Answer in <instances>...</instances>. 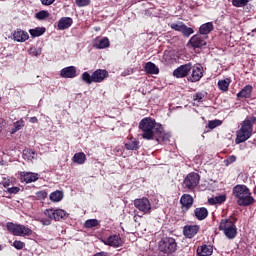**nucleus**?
I'll return each mask as SVG.
<instances>
[{
    "label": "nucleus",
    "mask_w": 256,
    "mask_h": 256,
    "mask_svg": "<svg viewBox=\"0 0 256 256\" xmlns=\"http://www.w3.org/2000/svg\"><path fill=\"white\" fill-rule=\"evenodd\" d=\"M139 129L142 131V139L151 141V139H155L156 133H162L163 125L155 122L152 118H143L139 123Z\"/></svg>",
    "instance_id": "obj_1"
},
{
    "label": "nucleus",
    "mask_w": 256,
    "mask_h": 256,
    "mask_svg": "<svg viewBox=\"0 0 256 256\" xmlns=\"http://www.w3.org/2000/svg\"><path fill=\"white\" fill-rule=\"evenodd\" d=\"M253 125H256L255 116L245 119L242 122L240 129L236 132V145L245 143V141L251 139V136L253 135Z\"/></svg>",
    "instance_id": "obj_2"
},
{
    "label": "nucleus",
    "mask_w": 256,
    "mask_h": 256,
    "mask_svg": "<svg viewBox=\"0 0 256 256\" xmlns=\"http://www.w3.org/2000/svg\"><path fill=\"white\" fill-rule=\"evenodd\" d=\"M233 195L240 207H249L255 203V198L251 196V190L245 185H236L233 188Z\"/></svg>",
    "instance_id": "obj_3"
},
{
    "label": "nucleus",
    "mask_w": 256,
    "mask_h": 256,
    "mask_svg": "<svg viewBox=\"0 0 256 256\" xmlns=\"http://www.w3.org/2000/svg\"><path fill=\"white\" fill-rule=\"evenodd\" d=\"M237 218L222 219L219 225L220 231H223L227 239H235L237 237Z\"/></svg>",
    "instance_id": "obj_4"
},
{
    "label": "nucleus",
    "mask_w": 256,
    "mask_h": 256,
    "mask_svg": "<svg viewBox=\"0 0 256 256\" xmlns=\"http://www.w3.org/2000/svg\"><path fill=\"white\" fill-rule=\"evenodd\" d=\"M108 76L109 73L107 72V70L98 69L94 71L92 75L89 74V72H84L82 74V81H84V83H87V85H91V83H101L102 81H105Z\"/></svg>",
    "instance_id": "obj_5"
},
{
    "label": "nucleus",
    "mask_w": 256,
    "mask_h": 256,
    "mask_svg": "<svg viewBox=\"0 0 256 256\" xmlns=\"http://www.w3.org/2000/svg\"><path fill=\"white\" fill-rule=\"evenodd\" d=\"M158 248L161 253L171 255L177 251V241L173 237H165L159 241Z\"/></svg>",
    "instance_id": "obj_6"
},
{
    "label": "nucleus",
    "mask_w": 256,
    "mask_h": 256,
    "mask_svg": "<svg viewBox=\"0 0 256 256\" xmlns=\"http://www.w3.org/2000/svg\"><path fill=\"white\" fill-rule=\"evenodd\" d=\"M6 229L15 237H22V235H33V230H31L29 227L21 224H15L13 222H8L6 224Z\"/></svg>",
    "instance_id": "obj_7"
},
{
    "label": "nucleus",
    "mask_w": 256,
    "mask_h": 256,
    "mask_svg": "<svg viewBox=\"0 0 256 256\" xmlns=\"http://www.w3.org/2000/svg\"><path fill=\"white\" fill-rule=\"evenodd\" d=\"M134 207L144 215H149L152 211L151 201H149V198L147 197L135 199Z\"/></svg>",
    "instance_id": "obj_8"
},
{
    "label": "nucleus",
    "mask_w": 256,
    "mask_h": 256,
    "mask_svg": "<svg viewBox=\"0 0 256 256\" xmlns=\"http://www.w3.org/2000/svg\"><path fill=\"white\" fill-rule=\"evenodd\" d=\"M191 75L188 76V81H190L191 83H197V81H201L202 77H203V66L201 64H196L193 66V64H191Z\"/></svg>",
    "instance_id": "obj_9"
},
{
    "label": "nucleus",
    "mask_w": 256,
    "mask_h": 256,
    "mask_svg": "<svg viewBox=\"0 0 256 256\" xmlns=\"http://www.w3.org/2000/svg\"><path fill=\"white\" fill-rule=\"evenodd\" d=\"M201 180V177L199 174L192 172L186 176L184 179V186L186 189H195L199 185V181Z\"/></svg>",
    "instance_id": "obj_10"
},
{
    "label": "nucleus",
    "mask_w": 256,
    "mask_h": 256,
    "mask_svg": "<svg viewBox=\"0 0 256 256\" xmlns=\"http://www.w3.org/2000/svg\"><path fill=\"white\" fill-rule=\"evenodd\" d=\"M207 39V36H203L202 34H196L191 37L189 43L194 49H201V47H205V45H207Z\"/></svg>",
    "instance_id": "obj_11"
},
{
    "label": "nucleus",
    "mask_w": 256,
    "mask_h": 256,
    "mask_svg": "<svg viewBox=\"0 0 256 256\" xmlns=\"http://www.w3.org/2000/svg\"><path fill=\"white\" fill-rule=\"evenodd\" d=\"M44 215L54 221H61L65 217V210L49 208L44 210Z\"/></svg>",
    "instance_id": "obj_12"
},
{
    "label": "nucleus",
    "mask_w": 256,
    "mask_h": 256,
    "mask_svg": "<svg viewBox=\"0 0 256 256\" xmlns=\"http://www.w3.org/2000/svg\"><path fill=\"white\" fill-rule=\"evenodd\" d=\"M189 73H191V63L183 64L173 71V75L176 79H183V77H187Z\"/></svg>",
    "instance_id": "obj_13"
},
{
    "label": "nucleus",
    "mask_w": 256,
    "mask_h": 256,
    "mask_svg": "<svg viewBox=\"0 0 256 256\" xmlns=\"http://www.w3.org/2000/svg\"><path fill=\"white\" fill-rule=\"evenodd\" d=\"M104 245H109V247H122L123 246V240L121 239L120 235H111L107 239L103 240Z\"/></svg>",
    "instance_id": "obj_14"
},
{
    "label": "nucleus",
    "mask_w": 256,
    "mask_h": 256,
    "mask_svg": "<svg viewBox=\"0 0 256 256\" xmlns=\"http://www.w3.org/2000/svg\"><path fill=\"white\" fill-rule=\"evenodd\" d=\"M12 37L17 43H25V41L29 40V33L21 28H17L14 30Z\"/></svg>",
    "instance_id": "obj_15"
},
{
    "label": "nucleus",
    "mask_w": 256,
    "mask_h": 256,
    "mask_svg": "<svg viewBox=\"0 0 256 256\" xmlns=\"http://www.w3.org/2000/svg\"><path fill=\"white\" fill-rule=\"evenodd\" d=\"M199 229V225H186L183 228V234L187 239H193L199 233Z\"/></svg>",
    "instance_id": "obj_16"
},
{
    "label": "nucleus",
    "mask_w": 256,
    "mask_h": 256,
    "mask_svg": "<svg viewBox=\"0 0 256 256\" xmlns=\"http://www.w3.org/2000/svg\"><path fill=\"white\" fill-rule=\"evenodd\" d=\"M39 179V174L32 172H21L20 180L24 183H35Z\"/></svg>",
    "instance_id": "obj_17"
},
{
    "label": "nucleus",
    "mask_w": 256,
    "mask_h": 256,
    "mask_svg": "<svg viewBox=\"0 0 256 256\" xmlns=\"http://www.w3.org/2000/svg\"><path fill=\"white\" fill-rule=\"evenodd\" d=\"M194 217H196L198 221H205V219L209 217V210L205 207L196 208L194 210Z\"/></svg>",
    "instance_id": "obj_18"
},
{
    "label": "nucleus",
    "mask_w": 256,
    "mask_h": 256,
    "mask_svg": "<svg viewBox=\"0 0 256 256\" xmlns=\"http://www.w3.org/2000/svg\"><path fill=\"white\" fill-rule=\"evenodd\" d=\"M180 203H181L183 209L188 211V209H191V207H193V197L189 194H184L180 198Z\"/></svg>",
    "instance_id": "obj_19"
},
{
    "label": "nucleus",
    "mask_w": 256,
    "mask_h": 256,
    "mask_svg": "<svg viewBox=\"0 0 256 256\" xmlns=\"http://www.w3.org/2000/svg\"><path fill=\"white\" fill-rule=\"evenodd\" d=\"M253 93V86L246 85L238 94V99H251V94Z\"/></svg>",
    "instance_id": "obj_20"
},
{
    "label": "nucleus",
    "mask_w": 256,
    "mask_h": 256,
    "mask_svg": "<svg viewBox=\"0 0 256 256\" xmlns=\"http://www.w3.org/2000/svg\"><path fill=\"white\" fill-rule=\"evenodd\" d=\"M197 255L199 256H211L213 255V246L211 245H202L197 248Z\"/></svg>",
    "instance_id": "obj_21"
},
{
    "label": "nucleus",
    "mask_w": 256,
    "mask_h": 256,
    "mask_svg": "<svg viewBox=\"0 0 256 256\" xmlns=\"http://www.w3.org/2000/svg\"><path fill=\"white\" fill-rule=\"evenodd\" d=\"M213 29H215V26H213V22L204 23L199 28V34L207 37V35H209V33L213 31Z\"/></svg>",
    "instance_id": "obj_22"
},
{
    "label": "nucleus",
    "mask_w": 256,
    "mask_h": 256,
    "mask_svg": "<svg viewBox=\"0 0 256 256\" xmlns=\"http://www.w3.org/2000/svg\"><path fill=\"white\" fill-rule=\"evenodd\" d=\"M144 71L148 75H159V67L153 62H147L144 66Z\"/></svg>",
    "instance_id": "obj_23"
},
{
    "label": "nucleus",
    "mask_w": 256,
    "mask_h": 256,
    "mask_svg": "<svg viewBox=\"0 0 256 256\" xmlns=\"http://www.w3.org/2000/svg\"><path fill=\"white\" fill-rule=\"evenodd\" d=\"M125 149H127V151H137V149H139V142L137 139L131 138L125 143Z\"/></svg>",
    "instance_id": "obj_24"
},
{
    "label": "nucleus",
    "mask_w": 256,
    "mask_h": 256,
    "mask_svg": "<svg viewBox=\"0 0 256 256\" xmlns=\"http://www.w3.org/2000/svg\"><path fill=\"white\" fill-rule=\"evenodd\" d=\"M72 160L77 165H83L87 161V155L83 152H78L73 156Z\"/></svg>",
    "instance_id": "obj_25"
},
{
    "label": "nucleus",
    "mask_w": 256,
    "mask_h": 256,
    "mask_svg": "<svg viewBox=\"0 0 256 256\" xmlns=\"http://www.w3.org/2000/svg\"><path fill=\"white\" fill-rule=\"evenodd\" d=\"M111 45V42L109 41V38L104 37L101 40H99L98 42H96L94 44V47L96 49H107V47H109Z\"/></svg>",
    "instance_id": "obj_26"
},
{
    "label": "nucleus",
    "mask_w": 256,
    "mask_h": 256,
    "mask_svg": "<svg viewBox=\"0 0 256 256\" xmlns=\"http://www.w3.org/2000/svg\"><path fill=\"white\" fill-rule=\"evenodd\" d=\"M45 31H47V28L45 27H36L34 29H30L29 33L31 37H41V35H45Z\"/></svg>",
    "instance_id": "obj_27"
},
{
    "label": "nucleus",
    "mask_w": 256,
    "mask_h": 256,
    "mask_svg": "<svg viewBox=\"0 0 256 256\" xmlns=\"http://www.w3.org/2000/svg\"><path fill=\"white\" fill-rule=\"evenodd\" d=\"M25 127V121H23V119H20L16 122L13 123V127L10 131L11 135H15V133H17V131H21V129H23Z\"/></svg>",
    "instance_id": "obj_28"
},
{
    "label": "nucleus",
    "mask_w": 256,
    "mask_h": 256,
    "mask_svg": "<svg viewBox=\"0 0 256 256\" xmlns=\"http://www.w3.org/2000/svg\"><path fill=\"white\" fill-rule=\"evenodd\" d=\"M23 159L33 161V159H37V152L32 149H26L23 151Z\"/></svg>",
    "instance_id": "obj_29"
},
{
    "label": "nucleus",
    "mask_w": 256,
    "mask_h": 256,
    "mask_svg": "<svg viewBox=\"0 0 256 256\" xmlns=\"http://www.w3.org/2000/svg\"><path fill=\"white\" fill-rule=\"evenodd\" d=\"M63 200V191L56 190L50 194V201L53 203H59Z\"/></svg>",
    "instance_id": "obj_30"
},
{
    "label": "nucleus",
    "mask_w": 256,
    "mask_h": 256,
    "mask_svg": "<svg viewBox=\"0 0 256 256\" xmlns=\"http://www.w3.org/2000/svg\"><path fill=\"white\" fill-rule=\"evenodd\" d=\"M77 75V68L75 66H70L65 68V78L74 79Z\"/></svg>",
    "instance_id": "obj_31"
},
{
    "label": "nucleus",
    "mask_w": 256,
    "mask_h": 256,
    "mask_svg": "<svg viewBox=\"0 0 256 256\" xmlns=\"http://www.w3.org/2000/svg\"><path fill=\"white\" fill-rule=\"evenodd\" d=\"M229 85H231V79L229 78L218 81V88L220 91H229Z\"/></svg>",
    "instance_id": "obj_32"
},
{
    "label": "nucleus",
    "mask_w": 256,
    "mask_h": 256,
    "mask_svg": "<svg viewBox=\"0 0 256 256\" xmlns=\"http://www.w3.org/2000/svg\"><path fill=\"white\" fill-rule=\"evenodd\" d=\"M171 138V134L169 133H165V130L163 129L162 127V132L159 134V133H156L155 136H154V139H156V141H169V139Z\"/></svg>",
    "instance_id": "obj_33"
},
{
    "label": "nucleus",
    "mask_w": 256,
    "mask_h": 256,
    "mask_svg": "<svg viewBox=\"0 0 256 256\" xmlns=\"http://www.w3.org/2000/svg\"><path fill=\"white\" fill-rule=\"evenodd\" d=\"M225 201H227V196L225 195L216 196L208 200L210 205H217V203H225Z\"/></svg>",
    "instance_id": "obj_34"
},
{
    "label": "nucleus",
    "mask_w": 256,
    "mask_h": 256,
    "mask_svg": "<svg viewBox=\"0 0 256 256\" xmlns=\"http://www.w3.org/2000/svg\"><path fill=\"white\" fill-rule=\"evenodd\" d=\"M99 225V220L97 219H89L84 223L85 229H93V227H97Z\"/></svg>",
    "instance_id": "obj_35"
},
{
    "label": "nucleus",
    "mask_w": 256,
    "mask_h": 256,
    "mask_svg": "<svg viewBox=\"0 0 256 256\" xmlns=\"http://www.w3.org/2000/svg\"><path fill=\"white\" fill-rule=\"evenodd\" d=\"M49 11L47 10H42L39 11L35 14L36 19H38L39 21H44V19H47L49 17Z\"/></svg>",
    "instance_id": "obj_36"
},
{
    "label": "nucleus",
    "mask_w": 256,
    "mask_h": 256,
    "mask_svg": "<svg viewBox=\"0 0 256 256\" xmlns=\"http://www.w3.org/2000/svg\"><path fill=\"white\" fill-rule=\"evenodd\" d=\"M171 29H173L174 31H179L180 33H182L183 31V27H185V23L183 22H178V23H172L170 25Z\"/></svg>",
    "instance_id": "obj_37"
},
{
    "label": "nucleus",
    "mask_w": 256,
    "mask_h": 256,
    "mask_svg": "<svg viewBox=\"0 0 256 256\" xmlns=\"http://www.w3.org/2000/svg\"><path fill=\"white\" fill-rule=\"evenodd\" d=\"M55 29H57V31H64L65 29V17H62L55 25H54Z\"/></svg>",
    "instance_id": "obj_38"
},
{
    "label": "nucleus",
    "mask_w": 256,
    "mask_h": 256,
    "mask_svg": "<svg viewBox=\"0 0 256 256\" xmlns=\"http://www.w3.org/2000/svg\"><path fill=\"white\" fill-rule=\"evenodd\" d=\"M181 33L184 35V37H189L190 35H193L195 31L193 30V28L187 27V25L184 24Z\"/></svg>",
    "instance_id": "obj_39"
},
{
    "label": "nucleus",
    "mask_w": 256,
    "mask_h": 256,
    "mask_svg": "<svg viewBox=\"0 0 256 256\" xmlns=\"http://www.w3.org/2000/svg\"><path fill=\"white\" fill-rule=\"evenodd\" d=\"M41 53H42L41 48L31 47L29 49V55H32V57H39V55H41Z\"/></svg>",
    "instance_id": "obj_40"
},
{
    "label": "nucleus",
    "mask_w": 256,
    "mask_h": 256,
    "mask_svg": "<svg viewBox=\"0 0 256 256\" xmlns=\"http://www.w3.org/2000/svg\"><path fill=\"white\" fill-rule=\"evenodd\" d=\"M249 3V0H232L234 7H245Z\"/></svg>",
    "instance_id": "obj_41"
},
{
    "label": "nucleus",
    "mask_w": 256,
    "mask_h": 256,
    "mask_svg": "<svg viewBox=\"0 0 256 256\" xmlns=\"http://www.w3.org/2000/svg\"><path fill=\"white\" fill-rule=\"evenodd\" d=\"M223 122L221 120H211L208 122L209 129H215L219 127Z\"/></svg>",
    "instance_id": "obj_42"
},
{
    "label": "nucleus",
    "mask_w": 256,
    "mask_h": 256,
    "mask_svg": "<svg viewBox=\"0 0 256 256\" xmlns=\"http://www.w3.org/2000/svg\"><path fill=\"white\" fill-rule=\"evenodd\" d=\"M12 246H14V248L18 250L25 249V242L21 240H15Z\"/></svg>",
    "instance_id": "obj_43"
},
{
    "label": "nucleus",
    "mask_w": 256,
    "mask_h": 256,
    "mask_svg": "<svg viewBox=\"0 0 256 256\" xmlns=\"http://www.w3.org/2000/svg\"><path fill=\"white\" fill-rule=\"evenodd\" d=\"M77 7H87L91 5V0H75Z\"/></svg>",
    "instance_id": "obj_44"
},
{
    "label": "nucleus",
    "mask_w": 256,
    "mask_h": 256,
    "mask_svg": "<svg viewBox=\"0 0 256 256\" xmlns=\"http://www.w3.org/2000/svg\"><path fill=\"white\" fill-rule=\"evenodd\" d=\"M204 97H205V95H203V93L198 92L193 95V101H196L197 103H203Z\"/></svg>",
    "instance_id": "obj_45"
},
{
    "label": "nucleus",
    "mask_w": 256,
    "mask_h": 256,
    "mask_svg": "<svg viewBox=\"0 0 256 256\" xmlns=\"http://www.w3.org/2000/svg\"><path fill=\"white\" fill-rule=\"evenodd\" d=\"M235 161H237V157L235 155H231L226 160H224V163L226 167H229V165L235 163Z\"/></svg>",
    "instance_id": "obj_46"
},
{
    "label": "nucleus",
    "mask_w": 256,
    "mask_h": 256,
    "mask_svg": "<svg viewBox=\"0 0 256 256\" xmlns=\"http://www.w3.org/2000/svg\"><path fill=\"white\" fill-rule=\"evenodd\" d=\"M19 191H21V188L14 186V187L8 188L6 193H9V195H17Z\"/></svg>",
    "instance_id": "obj_47"
},
{
    "label": "nucleus",
    "mask_w": 256,
    "mask_h": 256,
    "mask_svg": "<svg viewBox=\"0 0 256 256\" xmlns=\"http://www.w3.org/2000/svg\"><path fill=\"white\" fill-rule=\"evenodd\" d=\"M36 197H38L39 199H47V191L41 190L36 192Z\"/></svg>",
    "instance_id": "obj_48"
},
{
    "label": "nucleus",
    "mask_w": 256,
    "mask_h": 256,
    "mask_svg": "<svg viewBox=\"0 0 256 256\" xmlns=\"http://www.w3.org/2000/svg\"><path fill=\"white\" fill-rule=\"evenodd\" d=\"M71 25H73V19L66 17L65 18V29H69V27H71Z\"/></svg>",
    "instance_id": "obj_49"
},
{
    "label": "nucleus",
    "mask_w": 256,
    "mask_h": 256,
    "mask_svg": "<svg viewBox=\"0 0 256 256\" xmlns=\"http://www.w3.org/2000/svg\"><path fill=\"white\" fill-rule=\"evenodd\" d=\"M42 5H53V3H55V0H41Z\"/></svg>",
    "instance_id": "obj_50"
},
{
    "label": "nucleus",
    "mask_w": 256,
    "mask_h": 256,
    "mask_svg": "<svg viewBox=\"0 0 256 256\" xmlns=\"http://www.w3.org/2000/svg\"><path fill=\"white\" fill-rule=\"evenodd\" d=\"M30 123H39V119H37V117H31L30 118Z\"/></svg>",
    "instance_id": "obj_51"
},
{
    "label": "nucleus",
    "mask_w": 256,
    "mask_h": 256,
    "mask_svg": "<svg viewBox=\"0 0 256 256\" xmlns=\"http://www.w3.org/2000/svg\"><path fill=\"white\" fill-rule=\"evenodd\" d=\"M41 223H43V225H49L51 223V220H49V219H42Z\"/></svg>",
    "instance_id": "obj_52"
},
{
    "label": "nucleus",
    "mask_w": 256,
    "mask_h": 256,
    "mask_svg": "<svg viewBox=\"0 0 256 256\" xmlns=\"http://www.w3.org/2000/svg\"><path fill=\"white\" fill-rule=\"evenodd\" d=\"M94 256H107V253L99 252V253L95 254Z\"/></svg>",
    "instance_id": "obj_53"
},
{
    "label": "nucleus",
    "mask_w": 256,
    "mask_h": 256,
    "mask_svg": "<svg viewBox=\"0 0 256 256\" xmlns=\"http://www.w3.org/2000/svg\"><path fill=\"white\" fill-rule=\"evenodd\" d=\"M61 77H65V68H63L60 72Z\"/></svg>",
    "instance_id": "obj_54"
},
{
    "label": "nucleus",
    "mask_w": 256,
    "mask_h": 256,
    "mask_svg": "<svg viewBox=\"0 0 256 256\" xmlns=\"http://www.w3.org/2000/svg\"><path fill=\"white\" fill-rule=\"evenodd\" d=\"M3 121H4L3 118H0V125H2ZM1 131H3V128L0 126V133Z\"/></svg>",
    "instance_id": "obj_55"
},
{
    "label": "nucleus",
    "mask_w": 256,
    "mask_h": 256,
    "mask_svg": "<svg viewBox=\"0 0 256 256\" xmlns=\"http://www.w3.org/2000/svg\"><path fill=\"white\" fill-rule=\"evenodd\" d=\"M4 187H9V183L5 182Z\"/></svg>",
    "instance_id": "obj_56"
},
{
    "label": "nucleus",
    "mask_w": 256,
    "mask_h": 256,
    "mask_svg": "<svg viewBox=\"0 0 256 256\" xmlns=\"http://www.w3.org/2000/svg\"><path fill=\"white\" fill-rule=\"evenodd\" d=\"M0 251H3V246L2 245H0Z\"/></svg>",
    "instance_id": "obj_57"
}]
</instances>
